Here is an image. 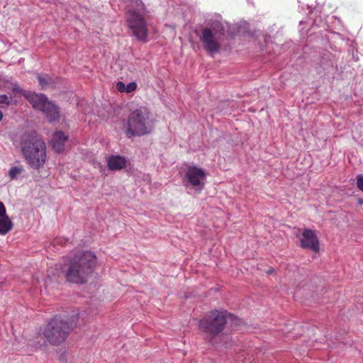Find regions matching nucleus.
<instances>
[{"mask_svg":"<svg viewBox=\"0 0 363 363\" xmlns=\"http://www.w3.org/2000/svg\"><path fill=\"white\" fill-rule=\"evenodd\" d=\"M0 104L11 105L12 104V99L9 98L6 94L0 95Z\"/></svg>","mask_w":363,"mask_h":363,"instance_id":"a211bd4d","label":"nucleus"},{"mask_svg":"<svg viewBox=\"0 0 363 363\" xmlns=\"http://www.w3.org/2000/svg\"><path fill=\"white\" fill-rule=\"evenodd\" d=\"M137 88V84L135 82H130L128 84L125 86V92L127 93H131L134 91Z\"/></svg>","mask_w":363,"mask_h":363,"instance_id":"6ab92c4d","label":"nucleus"},{"mask_svg":"<svg viewBox=\"0 0 363 363\" xmlns=\"http://www.w3.org/2000/svg\"><path fill=\"white\" fill-rule=\"evenodd\" d=\"M107 165L110 170H121L125 167L126 160L119 155H112L108 158Z\"/></svg>","mask_w":363,"mask_h":363,"instance_id":"4468645a","label":"nucleus"},{"mask_svg":"<svg viewBox=\"0 0 363 363\" xmlns=\"http://www.w3.org/2000/svg\"><path fill=\"white\" fill-rule=\"evenodd\" d=\"M222 37L216 33H213L212 29L203 28L199 38L204 50L213 56L218 53L221 48Z\"/></svg>","mask_w":363,"mask_h":363,"instance_id":"0eeeda50","label":"nucleus"},{"mask_svg":"<svg viewBox=\"0 0 363 363\" xmlns=\"http://www.w3.org/2000/svg\"><path fill=\"white\" fill-rule=\"evenodd\" d=\"M6 209L4 204L0 201V218L7 216Z\"/></svg>","mask_w":363,"mask_h":363,"instance_id":"5701e85b","label":"nucleus"},{"mask_svg":"<svg viewBox=\"0 0 363 363\" xmlns=\"http://www.w3.org/2000/svg\"><path fill=\"white\" fill-rule=\"evenodd\" d=\"M125 128V132L128 138L148 134L150 132V121L147 108H140L131 112Z\"/></svg>","mask_w":363,"mask_h":363,"instance_id":"39448f33","label":"nucleus"},{"mask_svg":"<svg viewBox=\"0 0 363 363\" xmlns=\"http://www.w3.org/2000/svg\"><path fill=\"white\" fill-rule=\"evenodd\" d=\"M206 27L205 28L212 29L213 33L223 36L225 31L228 28L227 23H223L220 15L214 14L206 20Z\"/></svg>","mask_w":363,"mask_h":363,"instance_id":"9d476101","label":"nucleus"},{"mask_svg":"<svg viewBox=\"0 0 363 363\" xmlns=\"http://www.w3.org/2000/svg\"><path fill=\"white\" fill-rule=\"evenodd\" d=\"M272 271H273V269H269V270L268 271V273H271V272H272Z\"/></svg>","mask_w":363,"mask_h":363,"instance_id":"393cba45","label":"nucleus"},{"mask_svg":"<svg viewBox=\"0 0 363 363\" xmlns=\"http://www.w3.org/2000/svg\"><path fill=\"white\" fill-rule=\"evenodd\" d=\"M301 246L303 248L310 249L314 252L319 251V241L313 230H304L301 239Z\"/></svg>","mask_w":363,"mask_h":363,"instance_id":"1a4fd4ad","label":"nucleus"},{"mask_svg":"<svg viewBox=\"0 0 363 363\" xmlns=\"http://www.w3.org/2000/svg\"><path fill=\"white\" fill-rule=\"evenodd\" d=\"M23 96L32 104L35 109L41 111L48 103V99L43 94H36L33 91H25Z\"/></svg>","mask_w":363,"mask_h":363,"instance_id":"9b49d317","label":"nucleus"},{"mask_svg":"<svg viewBox=\"0 0 363 363\" xmlns=\"http://www.w3.org/2000/svg\"><path fill=\"white\" fill-rule=\"evenodd\" d=\"M23 171V169L22 167H13L9 171V176L12 179H15L17 177V175L21 173Z\"/></svg>","mask_w":363,"mask_h":363,"instance_id":"f3484780","label":"nucleus"},{"mask_svg":"<svg viewBox=\"0 0 363 363\" xmlns=\"http://www.w3.org/2000/svg\"><path fill=\"white\" fill-rule=\"evenodd\" d=\"M77 320V315L63 318L56 315L48 322L43 331V335L51 345H60L75 328Z\"/></svg>","mask_w":363,"mask_h":363,"instance_id":"7ed1b4c3","label":"nucleus"},{"mask_svg":"<svg viewBox=\"0 0 363 363\" xmlns=\"http://www.w3.org/2000/svg\"><path fill=\"white\" fill-rule=\"evenodd\" d=\"M146 11L137 12L135 9H130L127 13V24L132 34L138 40L147 42L148 28L144 15Z\"/></svg>","mask_w":363,"mask_h":363,"instance_id":"423d86ee","label":"nucleus"},{"mask_svg":"<svg viewBox=\"0 0 363 363\" xmlns=\"http://www.w3.org/2000/svg\"><path fill=\"white\" fill-rule=\"evenodd\" d=\"M205 180L206 174L204 171L196 167H188L184 177V182L186 186L191 185L199 191L203 188Z\"/></svg>","mask_w":363,"mask_h":363,"instance_id":"6e6552de","label":"nucleus"},{"mask_svg":"<svg viewBox=\"0 0 363 363\" xmlns=\"http://www.w3.org/2000/svg\"><path fill=\"white\" fill-rule=\"evenodd\" d=\"M357 186L361 191H363V176H362V175L357 176Z\"/></svg>","mask_w":363,"mask_h":363,"instance_id":"412c9836","label":"nucleus"},{"mask_svg":"<svg viewBox=\"0 0 363 363\" xmlns=\"http://www.w3.org/2000/svg\"><path fill=\"white\" fill-rule=\"evenodd\" d=\"M37 79L43 89H47L52 82V79L48 74H39Z\"/></svg>","mask_w":363,"mask_h":363,"instance_id":"dca6fc26","label":"nucleus"},{"mask_svg":"<svg viewBox=\"0 0 363 363\" xmlns=\"http://www.w3.org/2000/svg\"><path fill=\"white\" fill-rule=\"evenodd\" d=\"M13 227V223L11 218L7 216L0 218V235H5L9 233Z\"/></svg>","mask_w":363,"mask_h":363,"instance_id":"2eb2a0df","label":"nucleus"},{"mask_svg":"<svg viewBox=\"0 0 363 363\" xmlns=\"http://www.w3.org/2000/svg\"><path fill=\"white\" fill-rule=\"evenodd\" d=\"M125 84L123 82H118L116 84V88L118 91L120 92H124L125 91Z\"/></svg>","mask_w":363,"mask_h":363,"instance_id":"4be33fe9","label":"nucleus"},{"mask_svg":"<svg viewBox=\"0 0 363 363\" xmlns=\"http://www.w3.org/2000/svg\"><path fill=\"white\" fill-rule=\"evenodd\" d=\"M11 90L15 93H21L23 95V93L26 91L23 89H22L16 83L12 84Z\"/></svg>","mask_w":363,"mask_h":363,"instance_id":"aec40b11","label":"nucleus"},{"mask_svg":"<svg viewBox=\"0 0 363 363\" xmlns=\"http://www.w3.org/2000/svg\"><path fill=\"white\" fill-rule=\"evenodd\" d=\"M3 118V113L2 111L0 110V121L2 120Z\"/></svg>","mask_w":363,"mask_h":363,"instance_id":"b1692460","label":"nucleus"},{"mask_svg":"<svg viewBox=\"0 0 363 363\" xmlns=\"http://www.w3.org/2000/svg\"><path fill=\"white\" fill-rule=\"evenodd\" d=\"M20 147L25 160L35 169L43 167L46 162V145L36 131H25L20 137Z\"/></svg>","mask_w":363,"mask_h":363,"instance_id":"f257e3e1","label":"nucleus"},{"mask_svg":"<svg viewBox=\"0 0 363 363\" xmlns=\"http://www.w3.org/2000/svg\"><path fill=\"white\" fill-rule=\"evenodd\" d=\"M96 263L95 255L90 251L79 252L69 260L65 271L67 281L84 284L88 280Z\"/></svg>","mask_w":363,"mask_h":363,"instance_id":"f03ea898","label":"nucleus"},{"mask_svg":"<svg viewBox=\"0 0 363 363\" xmlns=\"http://www.w3.org/2000/svg\"><path fill=\"white\" fill-rule=\"evenodd\" d=\"M50 122L57 121L60 118L59 107L51 101H48L45 108L41 110Z\"/></svg>","mask_w":363,"mask_h":363,"instance_id":"ddd939ff","label":"nucleus"},{"mask_svg":"<svg viewBox=\"0 0 363 363\" xmlns=\"http://www.w3.org/2000/svg\"><path fill=\"white\" fill-rule=\"evenodd\" d=\"M67 141L68 137L62 131H55L51 139L52 149L58 153L63 152Z\"/></svg>","mask_w":363,"mask_h":363,"instance_id":"f8f14e48","label":"nucleus"},{"mask_svg":"<svg viewBox=\"0 0 363 363\" xmlns=\"http://www.w3.org/2000/svg\"><path fill=\"white\" fill-rule=\"evenodd\" d=\"M227 311L213 310L207 313L200 320L199 328L203 337L211 342L224 329L226 324Z\"/></svg>","mask_w":363,"mask_h":363,"instance_id":"20e7f679","label":"nucleus"}]
</instances>
